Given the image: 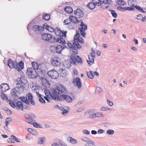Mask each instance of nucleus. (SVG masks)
Listing matches in <instances>:
<instances>
[{
  "label": "nucleus",
  "mask_w": 146,
  "mask_h": 146,
  "mask_svg": "<svg viewBox=\"0 0 146 146\" xmlns=\"http://www.w3.org/2000/svg\"><path fill=\"white\" fill-rule=\"evenodd\" d=\"M11 137L17 142H20V141L14 135H12L11 136Z\"/></svg>",
  "instance_id": "56"
},
{
  "label": "nucleus",
  "mask_w": 146,
  "mask_h": 146,
  "mask_svg": "<svg viewBox=\"0 0 146 146\" xmlns=\"http://www.w3.org/2000/svg\"><path fill=\"white\" fill-rule=\"evenodd\" d=\"M42 38L43 40L47 41L50 40L53 37L50 34L44 33L42 35Z\"/></svg>",
  "instance_id": "10"
},
{
  "label": "nucleus",
  "mask_w": 146,
  "mask_h": 146,
  "mask_svg": "<svg viewBox=\"0 0 146 146\" xmlns=\"http://www.w3.org/2000/svg\"><path fill=\"white\" fill-rule=\"evenodd\" d=\"M90 54H91L90 55L94 57H95V51L92 48V52L91 53H90Z\"/></svg>",
  "instance_id": "64"
},
{
  "label": "nucleus",
  "mask_w": 146,
  "mask_h": 146,
  "mask_svg": "<svg viewBox=\"0 0 146 146\" xmlns=\"http://www.w3.org/2000/svg\"><path fill=\"white\" fill-rule=\"evenodd\" d=\"M65 47H66V46L64 45H63V46L60 45H58L56 47L54 46L53 47L55 48L56 52L60 54L61 53V51L64 49Z\"/></svg>",
  "instance_id": "15"
},
{
  "label": "nucleus",
  "mask_w": 146,
  "mask_h": 146,
  "mask_svg": "<svg viewBox=\"0 0 146 146\" xmlns=\"http://www.w3.org/2000/svg\"><path fill=\"white\" fill-rule=\"evenodd\" d=\"M128 5L131 7H134V1L133 0H129L128 1Z\"/></svg>",
  "instance_id": "40"
},
{
  "label": "nucleus",
  "mask_w": 146,
  "mask_h": 146,
  "mask_svg": "<svg viewBox=\"0 0 146 146\" xmlns=\"http://www.w3.org/2000/svg\"><path fill=\"white\" fill-rule=\"evenodd\" d=\"M77 17H75L73 16H70L69 17V19L70 21L71 22L75 24L78 22V20Z\"/></svg>",
  "instance_id": "19"
},
{
  "label": "nucleus",
  "mask_w": 146,
  "mask_h": 146,
  "mask_svg": "<svg viewBox=\"0 0 146 146\" xmlns=\"http://www.w3.org/2000/svg\"><path fill=\"white\" fill-rule=\"evenodd\" d=\"M58 141V143L59 144V145H60L61 146H67V145L65 143L61 140H59Z\"/></svg>",
  "instance_id": "51"
},
{
  "label": "nucleus",
  "mask_w": 146,
  "mask_h": 146,
  "mask_svg": "<svg viewBox=\"0 0 146 146\" xmlns=\"http://www.w3.org/2000/svg\"><path fill=\"white\" fill-rule=\"evenodd\" d=\"M49 26V25H48L47 24L44 23L43 24L42 28H43V30L44 29L47 30V28H48Z\"/></svg>",
  "instance_id": "62"
},
{
  "label": "nucleus",
  "mask_w": 146,
  "mask_h": 146,
  "mask_svg": "<svg viewBox=\"0 0 146 146\" xmlns=\"http://www.w3.org/2000/svg\"><path fill=\"white\" fill-rule=\"evenodd\" d=\"M83 133L84 134L86 135H89L90 133V132L87 129H84L83 131Z\"/></svg>",
  "instance_id": "60"
},
{
  "label": "nucleus",
  "mask_w": 146,
  "mask_h": 146,
  "mask_svg": "<svg viewBox=\"0 0 146 146\" xmlns=\"http://www.w3.org/2000/svg\"><path fill=\"white\" fill-rule=\"evenodd\" d=\"M92 1L96 5L99 6L101 5V2H102V0H92Z\"/></svg>",
  "instance_id": "34"
},
{
  "label": "nucleus",
  "mask_w": 146,
  "mask_h": 146,
  "mask_svg": "<svg viewBox=\"0 0 146 146\" xmlns=\"http://www.w3.org/2000/svg\"><path fill=\"white\" fill-rule=\"evenodd\" d=\"M107 103L110 106H112L113 104V103L111 101H109L108 100H107Z\"/></svg>",
  "instance_id": "63"
},
{
  "label": "nucleus",
  "mask_w": 146,
  "mask_h": 146,
  "mask_svg": "<svg viewBox=\"0 0 146 146\" xmlns=\"http://www.w3.org/2000/svg\"><path fill=\"white\" fill-rule=\"evenodd\" d=\"M17 65L18 67L20 68V69H21L20 71H21V69H23L24 68V63L23 61H21L19 62Z\"/></svg>",
  "instance_id": "33"
},
{
  "label": "nucleus",
  "mask_w": 146,
  "mask_h": 146,
  "mask_svg": "<svg viewBox=\"0 0 146 146\" xmlns=\"http://www.w3.org/2000/svg\"><path fill=\"white\" fill-rule=\"evenodd\" d=\"M74 46H76V47L78 49H80L82 47V46L79 43H84V41L83 39L80 36H75L74 37Z\"/></svg>",
  "instance_id": "4"
},
{
  "label": "nucleus",
  "mask_w": 146,
  "mask_h": 146,
  "mask_svg": "<svg viewBox=\"0 0 146 146\" xmlns=\"http://www.w3.org/2000/svg\"><path fill=\"white\" fill-rule=\"evenodd\" d=\"M87 7L89 8L90 10L93 9H94L96 6V5L92 2H90L86 5Z\"/></svg>",
  "instance_id": "27"
},
{
  "label": "nucleus",
  "mask_w": 146,
  "mask_h": 146,
  "mask_svg": "<svg viewBox=\"0 0 146 146\" xmlns=\"http://www.w3.org/2000/svg\"><path fill=\"white\" fill-rule=\"evenodd\" d=\"M70 58L72 61L71 62V61L69 60H66L63 62V65L65 67L69 68L71 67L72 63L74 65L76 64V62L77 63L82 64V59L76 54L73 53L71 56Z\"/></svg>",
  "instance_id": "3"
},
{
  "label": "nucleus",
  "mask_w": 146,
  "mask_h": 146,
  "mask_svg": "<svg viewBox=\"0 0 146 146\" xmlns=\"http://www.w3.org/2000/svg\"><path fill=\"white\" fill-rule=\"evenodd\" d=\"M60 36L59 37H58L56 38V42L63 44H66V42L64 39L62 38L61 36Z\"/></svg>",
  "instance_id": "22"
},
{
  "label": "nucleus",
  "mask_w": 146,
  "mask_h": 146,
  "mask_svg": "<svg viewBox=\"0 0 146 146\" xmlns=\"http://www.w3.org/2000/svg\"><path fill=\"white\" fill-rule=\"evenodd\" d=\"M88 78L90 79H92L94 78V75L92 73V71H90L88 72H86Z\"/></svg>",
  "instance_id": "32"
},
{
  "label": "nucleus",
  "mask_w": 146,
  "mask_h": 146,
  "mask_svg": "<svg viewBox=\"0 0 146 146\" xmlns=\"http://www.w3.org/2000/svg\"><path fill=\"white\" fill-rule=\"evenodd\" d=\"M45 141V139L44 137H39L38 139L37 143L40 145L44 143Z\"/></svg>",
  "instance_id": "28"
},
{
  "label": "nucleus",
  "mask_w": 146,
  "mask_h": 146,
  "mask_svg": "<svg viewBox=\"0 0 146 146\" xmlns=\"http://www.w3.org/2000/svg\"><path fill=\"white\" fill-rule=\"evenodd\" d=\"M33 69L35 70H37L39 68V65L38 63L35 62H33L31 63Z\"/></svg>",
  "instance_id": "29"
},
{
  "label": "nucleus",
  "mask_w": 146,
  "mask_h": 146,
  "mask_svg": "<svg viewBox=\"0 0 146 146\" xmlns=\"http://www.w3.org/2000/svg\"><path fill=\"white\" fill-rule=\"evenodd\" d=\"M27 100L33 105H35V102L33 100V96L30 93H28L26 95Z\"/></svg>",
  "instance_id": "14"
},
{
  "label": "nucleus",
  "mask_w": 146,
  "mask_h": 146,
  "mask_svg": "<svg viewBox=\"0 0 146 146\" xmlns=\"http://www.w3.org/2000/svg\"><path fill=\"white\" fill-rule=\"evenodd\" d=\"M80 139L82 141H83L86 142H87L88 143L93 142V141H92L91 139H89L88 137H81L80 138Z\"/></svg>",
  "instance_id": "21"
},
{
  "label": "nucleus",
  "mask_w": 146,
  "mask_h": 146,
  "mask_svg": "<svg viewBox=\"0 0 146 146\" xmlns=\"http://www.w3.org/2000/svg\"><path fill=\"white\" fill-rule=\"evenodd\" d=\"M4 110L6 111L7 112H9V113H7V114L8 115H11L12 114V111L11 110L8 109L7 108H5L4 109Z\"/></svg>",
  "instance_id": "57"
},
{
  "label": "nucleus",
  "mask_w": 146,
  "mask_h": 146,
  "mask_svg": "<svg viewBox=\"0 0 146 146\" xmlns=\"http://www.w3.org/2000/svg\"><path fill=\"white\" fill-rule=\"evenodd\" d=\"M74 13L75 16L79 18L82 17L84 15V13L80 9H77L74 11Z\"/></svg>",
  "instance_id": "11"
},
{
  "label": "nucleus",
  "mask_w": 146,
  "mask_h": 146,
  "mask_svg": "<svg viewBox=\"0 0 146 146\" xmlns=\"http://www.w3.org/2000/svg\"><path fill=\"white\" fill-rule=\"evenodd\" d=\"M61 63L60 59L57 57H54L51 60V63L52 65L55 66H59Z\"/></svg>",
  "instance_id": "8"
},
{
  "label": "nucleus",
  "mask_w": 146,
  "mask_h": 146,
  "mask_svg": "<svg viewBox=\"0 0 146 146\" xmlns=\"http://www.w3.org/2000/svg\"><path fill=\"white\" fill-rule=\"evenodd\" d=\"M88 57L89 59V61L87 60V62L88 64L90 66L91 65V64H90V62H91V63H94V57L89 55L88 56Z\"/></svg>",
  "instance_id": "30"
},
{
  "label": "nucleus",
  "mask_w": 146,
  "mask_h": 146,
  "mask_svg": "<svg viewBox=\"0 0 146 146\" xmlns=\"http://www.w3.org/2000/svg\"><path fill=\"white\" fill-rule=\"evenodd\" d=\"M114 133V131L112 129L108 130L107 132V133L108 135H112Z\"/></svg>",
  "instance_id": "52"
},
{
  "label": "nucleus",
  "mask_w": 146,
  "mask_h": 146,
  "mask_svg": "<svg viewBox=\"0 0 146 146\" xmlns=\"http://www.w3.org/2000/svg\"><path fill=\"white\" fill-rule=\"evenodd\" d=\"M143 17L142 15L141 14H139L138 15H136L135 16V18L136 19L139 20H141Z\"/></svg>",
  "instance_id": "48"
},
{
  "label": "nucleus",
  "mask_w": 146,
  "mask_h": 146,
  "mask_svg": "<svg viewBox=\"0 0 146 146\" xmlns=\"http://www.w3.org/2000/svg\"><path fill=\"white\" fill-rule=\"evenodd\" d=\"M32 29L35 31H42L43 30V28H42V27L37 25L34 26L32 27Z\"/></svg>",
  "instance_id": "20"
},
{
  "label": "nucleus",
  "mask_w": 146,
  "mask_h": 146,
  "mask_svg": "<svg viewBox=\"0 0 146 146\" xmlns=\"http://www.w3.org/2000/svg\"><path fill=\"white\" fill-rule=\"evenodd\" d=\"M42 18L45 20L48 21L50 19V15L49 14H45L42 16Z\"/></svg>",
  "instance_id": "37"
},
{
  "label": "nucleus",
  "mask_w": 146,
  "mask_h": 146,
  "mask_svg": "<svg viewBox=\"0 0 146 146\" xmlns=\"http://www.w3.org/2000/svg\"><path fill=\"white\" fill-rule=\"evenodd\" d=\"M135 7L136 9L141 12L142 13H145L146 12V11H144L143 9L138 6L136 5Z\"/></svg>",
  "instance_id": "39"
},
{
  "label": "nucleus",
  "mask_w": 146,
  "mask_h": 146,
  "mask_svg": "<svg viewBox=\"0 0 146 146\" xmlns=\"http://www.w3.org/2000/svg\"><path fill=\"white\" fill-rule=\"evenodd\" d=\"M96 117H104V115L101 112H96L95 113Z\"/></svg>",
  "instance_id": "44"
},
{
  "label": "nucleus",
  "mask_w": 146,
  "mask_h": 146,
  "mask_svg": "<svg viewBox=\"0 0 146 146\" xmlns=\"http://www.w3.org/2000/svg\"><path fill=\"white\" fill-rule=\"evenodd\" d=\"M23 110L25 109L26 110H29L31 109V108L30 106L25 105L23 106Z\"/></svg>",
  "instance_id": "54"
},
{
  "label": "nucleus",
  "mask_w": 146,
  "mask_h": 146,
  "mask_svg": "<svg viewBox=\"0 0 146 146\" xmlns=\"http://www.w3.org/2000/svg\"><path fill=\"white\" fill-rule=\"evenodd\" d=\"M67 33L66 31H62L60 30H58V31L55 32V33L56 35L58 36H64L66 37V34Z\"/></svg>",
  "instance_id": "17"
},
{
  "label": "nucleus",
  "mask_w": 146,
  "mask_h": 146,
  "mask_svg": "<svg viewBox=\"0 0 146 146\" xmlns=\"http://www.w3.org/2000/svg\"><path fill=\"white\" fill-rule=\"evenodd\" d=\"M75 24L71 22H70L69 24L67 25L68 28L70 29H73L74 28Z\"/></svg>",
  "instance_id": "36"
},
{
  "label": "nucleus",
  "mask_w": 146,
  "mask_h": 146,
  "mask_svg": "<svg viewBox=\"0 0 146 146\" xmlns=\"http://www.w3.org/2000/svg\"><path fill=\"white\" fill-rule=\"evenodd\" d=\"M102 92V89L99 87H97L96 88L95 91V94H98L100 93L101 92Z\"/></svg>",
  "instance_id": "42"
},
{
  "label": "nucleus",
  "mask_w": 146,
  "mask_h": 146,
  "mask_svg": "<svg viewBox=\"0 0 146 146\" xmlns=\"http://www.w3.org/2000/svg\"><path fill=\"white\" fill-rule=\"evenodd\" d=\"M41 80L42 85L45 87L49 88L50 87V84L48 80L44 78H41Z\"/></svg>",
  "instance_id": "12"
},
{
  "label": "nucleus",
  "mask_w": 146,
  "mask_h": 146,
  "mask_svg": "<svg viewBox=\"0 0 146 146\" xmlns=\"http://www.w3.org/2000/svg\"><path fill=\"white\" fill-rule=\"evenodd\" d=\"M125 7H123L121 6H118L117 7V9L118 10L121 11H125Z\"/></svg>",
  "instance_id": "55"
},
{
  "label": "nucleus",
  "mask_w": 146,
  "mask_h": 146,
  "mask_svg": "<svg viewBox=\"0 0 146 146\" xmlns=\"http://www.w3.org/2000/svg\"><path fill=\"white\" fill-rule=\"evenodd\" d=\"M39 101L40 102L42 103H45V100L42 97H41V98H39Z\"/></svg>",
  "instance_id": "61"
},
{
  "label": "nucleus",
  "mask_w": 146,
  "mask_h": 146,
  "mask_svg": "<svg viewBox=\"0 0 146 146\" xmlns=\"http://www.w3.org/2000/svg\"><path fill=\"white\" fill-rule=\"evenodd\" d=\"M1 88L3 92H5L9 89V85L7 83H3L1 85Z\"/></svg>",
  "instance_id": "16"
},
{
  "label": "nucleus",
  "mask_w": 146,
  "mask_h": 146,
  "mask_svg": "<svg viewBox=\"0 0 146 146\" xmlns=\"http://www.w3.org/2000/svg\"><path fill=\"white\" fill-rule=\"evenodd\" d=\"M117 3L119 5H123L125 4V2L123 0H117Z\"/></svg>",
  "instance_id": "38"
},
{
  "label": "nucleus",
  "mask_w": 146,
  "mask_h": 146,
  "mask_svg": "<svg viewBox=\"0 0 146 146\" xmlns=\"http://www.w3.org/2000/svg\"><path fill=\"white\" fill-rule=\"evenodd\" d=\"M58 72L60 74V76L62 77H64L66 75V73L65 69L60 68L58 70Z\"/></svg>",
  "instance_id": "23"
},
{
  "label": "nucleus",
  "mask_w": 146,
  "mask_h": 146,
  "mask_svg": "<svg viewBox=\"0 0 146 146\" xmlns=\"http://www.w3.org/2000/svg\"><path fill=\"white\" fill-rule=\"evenodd\" d=\"M25 121L29 124H32L33 122V120L30 116V118L29 117L28 119H26Z\"/></svg>",
  "instance_id": "45"
},
{
  "label": "nucleus",
  "mask_w": 146,
  "mask_h": 146,
  "mask_svg": "<svg viewBox=\"0 0 146 146\" xmlns=\"http://www.w3.org/2000/svg\"><path fill=\"white\" fill-rule=\"evenodd\" d=\"M9 104L13 108H15L17 106V105L15 104V102L12 100L9 99Z\"/></svg>",
  "instance_id": "35"
},
{
  "label": "nucleus",
  "mask_w": 146,
  "mask_h": 146,
  "mask_svg": "<svg viewBox=\"0 0 146 146\" xmlns=\"http://www.w3.org/2000/svg\"><path fill=\"white\" fill-rule=\"evenodd\" d=\"M68 141L73 144H76L77 143V141L72 137H69L67 139Z\"/></svg>",
  "instance_id": "26"
},
{
  "label": "nucleus",
  "mask_w": 146,
  "mask_h": 146,
  "mask_svg": "<svg viewBox=\"0 0 146 146\" xmlns=\"http://www.w3.org/2000/svg\"><path fill=\"white\" fill-rule=\"evenodd\" d=\"M33 126L36 128H40V125L36 122H33Z\"/></svg>",
  "instance_id": "50"
},
{
  "label": "nucleus",
  "mask_w": 146,
  "mask_h": 146,
  "mask_svg": "<svg viewBox=\"0 0 146 146\" xmlns=\"http://www.w3.org/2000/svg\"><path fill=\"white\" fill-rule=\"evenodd\" d=\"M47 74L51 78L54 79H56L58 77V73L54 69L48 72Z\"/></svg>",
  "instance_id": "7"
},
{
  "label": "nucleus",
  "mask_w": 146,
  "mask_h": 146,
  "mask_svg": "<svg viewBox=\"0 0 146 146\" xmlns=\"http://www.w3.org/2000/svg\"><path fill=\"white\" fill-rule=\"evenodd\" d=\"M64 11L68 13H71L73 12V9L71 7L69 6H67L64 8Z\"/></svg>",
  "instance_id": "25"
},
{
  "label": "nucleus",
  "mask_w": 146,
  "mask_h": 146,
  "mask_svg": "<svg viewBox=\"0 0 146 146\" xmlns=\"http://www.w3.org/2000/svg\"><path fill=\"white\" fill-rule=\"evenodd\" d=\"M78 25L82 26L81 28H83L84 31L87 29V26L86 25H84L82 21H79L78 22Z\"/></svg>",
  "instance_id": "24"
},
{
  "label": "nucleus",
  "mask_w": 146,
  "mask_h": 146,
  "mask_svg": "<svg viewBox=\"0 0 146 146\" xmlns=\"http://www.w3.org/2000/svg\"><path fill=\"white\" fill-rule=\"evenodd\" d=\"M94 142L93 141V142H90V143H87L85 144L84 146H96L94 145Z\"/></svg>",
  "instance_id": "49"
},
{
  "label": "nucleus",
  "mask_w": 146,
  "mask_h": 146,
  "mask_svg": "<svg viewBox=\"0 0 146 146\" xmlns=\"http://www.w3.org/2000/svg\"><path fill=\"white\" fill-rule=\"evenodd\" d=\"M28 130L29 132L33 135H36L37 134V132L36 131L31 128H28Z\"/></svg>",
  "instance_id": "31"
},
{
  "label": "nucleus",
  "mask_w": 146,
  "mask_h": 146,
  "mask_svg": "<svg viewBox=\"0 0 146 146\" xmlns=\"http://www.w3.org/2000/svg\"><path fill=\"white\" fill-rule=\"evenodd\" d=\"M8 66L11 68H14L17 70L19 72L21 71V69L18 67L17 62H14L11 59H9L8 60Z\"/></svg>",
  "instance_id": "6"
},
{
  "label": "nucleus",
  "mask_w": 146,
  "mask_h": 146,
  "mask_svg": "<svg viewBox=\"0 0 146 146\" xmlns=\"http://www.w3.org/2000/svg\"><path fill=\"white\" fill-rule=\"evenodd\" d=\"M16 105H17L16 107L17 109H20L22 111L23 110V106L22 101H18L17 102H16Z\"/></svg>",
  "instance_id": "18"
},
{
  "label": "nucleus",
  "mask_w": 146,
  "mask_h": 146,
  "mask_svg": "<svg viewBox=\"0 0 146 146\" xmlns=\"http://www.w3.org/2000/svg\"><path fill=\"white\" fill-rule=\"evenodd\" d=\"M79 30H80V32L82 36L83 37H85V32L83 30V28H79Z\"/></svg>",
  "instance_id": "46"
},
{
  "label": "nucleus",
  "mask_w": 146,
  "mask_h": 146,
  "mask_svg": "<svg viewBox=\"0 0 146 146\" xmlns=\"http://www.w3.org/2000/svg\"><path fill=\"white\" fill-rule=\"evenodd\" d=\"M125 10H128V11H133L134 10V8L133 7H125Z\"/></svg>",
  "instance_id": "59"
},
{
  "label": "nucleus",
  "mask_w": 146,
  "mask_h": 146,
  "mask_svg": "<svg viewBox=\"0 0 146 146\" xmlns=\"http://www.w3.org/2000/svg\"><path fill=\"white\" fill-rule=\"evenodd\" d=\"M100 5L101 6V7L103 9L107 8L108 7V5H106V3H104L102 2H101V5Z\"/></svg>",
  "instance_id": "47"
},
{
  "label": "nucleus",
  "mask_w": 146,
  "mask_h": 146,
  "mask_svg": "<svg viewBox=\"0 0 146 146\" xmlns=\"http://www.w3.org/2000/svg\"><path fill=\"white\" fill-rule=\"evenodd\" d=\"M17 86L13 88L11 91V94L14 97H18V94L21 93L23 91L28 84L27 81L24 77L22 76L17 79Z\"/></svg>",
  "instance_id": "2"
},
{
  "label": "nucleus",
  "mask_w": 146,
  "mask_h": 146,
  "mask_svg": "<svg viewBox=\"0 0 146 146\" xmlns=\"http://www.w3.org/2000/svg\"><path fill=\"white\" fill-rule=\"evenodd\" d=\"M112 16L115 18L117 17V14L116 13L115 11L113 10H110Z\"/></svg>",
  "instance_id": "43"
},
{
  "label": "nucleus",
  "mask_w": 146,
  "mask_h": 146,
  "mask_svg": "<svg viewBox=\"0 0 146 146\" xmlns=\"http://www.w3.org/2000/svg\"><path fill=\"white\" fill-rule=\"evenodd\" d=\"M26 74L30 78H36L38 75L36 70L31 68L27 69Z\"/></svg>",
  "instance_id": "5"
},
{
  "label": "nucleus",
  "mask_w": 146,
  "mask_h": 146,
  "mask_svg": "<svg viewBox=\"0 0 146 146\" xmlns=\"http://www.w3.org/2000/svg\"><path fill=\"white\" fill-rule=\"evenodd\" d=\"M102 2L108 5H112L113 4V2L111 0H102Z\"/></svg>",
  "instance_id": "41"
},
{
  "label": "nucleus",
  "mask_w": 146,
  "mask_h": 146,
  "mask_svg": "<svg viewBox=\"0 0 146 146\" xmlns=\"http://www.w3.org/2000/svg\"><path fill=\"white\" fill-rule=\"evenodd\" d=\"M74 42H73V44L70 42H68L67 43V45L70 48H71L72 51L75 53V54H77L78 53V51L77 50L79 49H78L76 46H74Z\"/></svg>",
  "instance_id": "9"
},
{
  "label": "nucleus",
  "mask_w": 146,
  "mask_h": 146,
  "mask_svg": "<svg viewBox=\"0 0 146 146\" xmlns=\"http://www.w3.org/2000/svg\"><path fill=\"white\" fill-rule=\"evenodd\" d=\"M68 92V89L62 85L59 84L56 88L50 89L49 92L50 96L49 98L60 101L65 100L67 102L71 103L72 101V99L67 94Z\"/></svg>",
  "instance_id": "1"
},
{
  "label": "nucleus",
  "mask_w": 146,
  "mask_h": 146,
  "mask_svg": "<svg viewBox=\"0 0 146 146\" xmlns=\"http://www.w3.org/2000/svg\"><path fill=\"white\" fill-rule=\"evenodd\" d=\"M20 99L21 100V101L24 103L27 100V98L25 97H21L20 98Z\"/></svg>",
  "instance_id": "58"
},
{
  "label": "nucleus",
  "mask_w": 146,
  "mask_h": 146,
  "mask_svg": "<svg viewBox=\"0 0 146 146\" xmlns=\"http://www.w3.org/2000/svg\"><path fill=\"white\" fill-rule=\"evenodd\" d=\"M73 83L79 88L81 87L82 83L80 78L77 77L76 78H74L73 80Z\"/></svg>",
  "instance_id": "13"
},
{
  "label": "nucleus",
  "mask_w": 146,
  "mask_h": 146,
  "mask_svg": "<svg viewBox=\"0 0 146 146\" xmlns=\"http://www.w3.org/2000/svg\"><path fill=\"white\" fill-rule=\"evenodd\" d=\"M47 30L51 32H53L55 31V29L50 26H48Z\"/></svg>",
  "instance_id": "53"
}]
</instances>
